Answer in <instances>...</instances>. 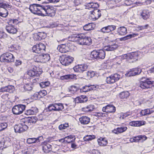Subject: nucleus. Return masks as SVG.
I'll return each instance as SVG.
<instances>
[{
	"instance_id": "obj_8",
	"label": "nucleus",
	"mask_w": 154,
	"mask_h": 154,
	"mask_svg": "<svg viewBox=\"0 0 154 154\" xmlns=\"http://www.w3.org/2000/svg\"><path fill=\"white\" fill-rule=\"evenodd\" d=\"M42 53L39 55H37V57L36 59L37 61L38 62L45 63L48 62L50 60V56L48 54H44Z\"/></svg>"
},
{
	"instance_id": "obj_1",
	"label": "nucleus",
	"mask_w": 154,
	"mask_h": 154,
	"mask_svg": "<svg viewBox=\"0 0 154 154\" xmlns=\"http://www.w3.org/2000/svg\"><path fill=\"white\" fill-rule=\"evenodd\" d=\"M73 41L76 42L81 45H90L91 44V38L81 33L78 35H73L72 37Z\"/></svg>"
},
{
	"instance_id": "obj_61",
	"label": "nucleus",
	"mask_w": 154,
	"mask_h": 154,
	"mask_svg": "<svg viewBox=\"0 0 154 154\" xmlns=\"http://www.w3.org/2000/svg\"><path fill=\"white\" fill-rule=\"evenodd\" d=\"M22 63V61L20 60H16L15 63V66L17 67L20 65Z\"/></svg>"
},
{
	"instance_id": "obj_22",
	"label": "nucleus",
	"mask_w": 154,
	"mask_h": 154,
	"mask_svg": "<svg viewBox=\"0 0 154 154\" xmlns=\"http://www.w3.org/2000/svg\"><path fill=\"white\" fill-rule=\"evenodd\" d=\"M37 120V118L36 117H32L27 119L24 123L28 125L35 123Z\"/></svg>"
},
{
	"instance_id": "obj_25",
	"label": "nucleus",
	"mask_w": 154,
	"mask_h": 154,
	"mask_svg": "<svg viewBox=\"0 0 154 154\" xmlns=\"http://www.w3.org/2000/svg\"><path fill=\"white\" fill-rule=\"evenodd\" d=\"M57 50L61 53H65L69 51L68 47L66 46L65 45L62 44L58 46Z\"/></svg>"
},
{
	"instance_id": "obj_10",
	"label": "nucleus",
	"mask_w": 154,
	"mask_h": 154,
	"mask_svg": "<svg viewBox=\"0 0 154 154\" xmlns=\"http://www.w3.org/2000/svg\"><path fill=\"white\" fill-rule=\"evenodd\" d=\"M14 129L15 132L21 133L27 130L28 129V127L25 123L24 124H20L15 125Z\"/></svg>"
},
{
	"instance_id": "obj_48",
	"label": "nucleus",
	"mask_w": 154,
	"mask_h": 154,
	"mask_svg": "<svg viewBox=\"0 0 154 154\" xmlns=\"http://www.w3.org/2000/svg\"><path fill=\"white\" fill-rule=\"evenodd\" d=\"M133 35L131 34H130L127 35V36H125L123 37L120 38L119 40L120 41H125V40L131 38L133 37Z\"/></svg>"
},
{
	"instance_id": "obj_6",
	"label": "nucleus",
	"mask_w": 154,
	"mask_h": 154,
	"mask_svg": "<svg viewBox=\"0 0 154 154\" xmlns=\"http://www.w3.org/2000/svg\"><path fill=\"white\" fill-rule=\"evenodd\" d=\"M122 77V76L120 75L115 73L107 77L106 82L108 84H113L119 80Z\"/></svg>"
},
{
	"instance_id": "obj_63",
	"label": "nucleus",
	"mask_w": 154,
	"mask_h": 154,
	"mask_svg": "<svg viewBox=\"0 0 154 154\" xmlns=\"http://www.w3.org/2000/svg\"><path fill=\"white\" fill-rule=\"evenodd\" d=\"M65 139H67L68 140H75V137L72 136V135H69L68 136L64 138Z\"/></svg>"
},
{
	"instance_id": "obj_30",
	"label": "nucleus",
	"mask_w": 154,
	"mask_h": 154,
	"mask_svg": "<svg viewBox=\"0 0 154 154\" xmlns=\"http://www.w3.org/2000/svg\"><path fill=\"white\" fill-rule=\"evenodd\" d=\"M75 101L77 103H83L87 100L86 97L85 96L82 95L80 97H77L75 99Z\"/></svg>"
},
{
	"instance_id": "obj_5",
	"label": "nucleus",
	"mask_w": 154,
	"mask_h": 154,
	"mask_svg": "<svg viewBox=\"0 0 154 154\" xmlns=\"http://www.w3.org/2000/svg\"><path fill=\"white\" fill-rule=\"evenodd\" d=\"M45 46L43 44L39 43L34 45L32 48V51L36 53L40 54L42 53H44L45 51Z\"/></svg>"
},
{
	"instance_id": "obj_37",
	"label": "nucleus",
	"mask_w": 154,
	"mask_h": 154,
	"mask_svg": "<svg viewBox=\"0 0 154 154\" xmlns=\"http://www.w3.org/2000/svg\"><path fill=\"white\" fill-rule=\"evenodd\" d=\"M130 95V93L128 91L122 92L119 94V97L122 99H127Z\"/></svg>"
},
{
	"instance_id": "obj_44",
	"label": "nucleus",
	"mask_w": 154,
	"mask_h": 154,
	"mask_svg": "<svg viewBox=\"0 0 154 154\" xmlns=\"http://www.w3.org/2000/svg\"><path fill=\"white\" fill-rule=\"evenodd\" d=\"M11 6L10 5L6 4L5 3H3L0 2V7L3 8L5 10L6 9L11 8Z\"/></svg>"
},
{
	"instance_id": "obj_28",
	"label": "nucleus",
	"mask_w": 154,
	"mask_h": 154,
	"mask_svg": "<svg viewBox=\"0 0 154 154\" xmlns=\"http://www.w3.org/2000/svg\"><path fill=\"white\" fill-rule=\"evenodd\" d=\"M94 88H95V87L93 85H86L82 87L80 89V91H81L86 92L93 90Z\"/></svg>"
},
{
	"instance_id": "obj_12",
	"label": "nucleus",
	"mask_w": 154,
	"mask_h": 154,
	"mask_svg": "<svg viewBox=\"0 0 154 154\" xmlns=\"http://www.w3.org/2000/svg\"><path fill=\"white\" fill-rule=\"evenodd\" d=\"M42 150L44 152L48 153L52 150V148L51 145L49 144V142L45 141L41 143Z\"/></svg>"
},
{
	"instance_id": "obj_53",
	"label": "nucleus",
	"mask_w": 154,
	"mask_h": 154,
	"mask_svg": "<svg viewBox=\"0 0 154 154\" xmlns=\"http://www.w3.org/2000/svg\"><path fill=\"white\" fill-rule=\"evenodd\" d=\"M7 124L6 123L0 124V131L4 130L7 128Z\"/></svg>"
},
{
	"instance_id": "obj_58",
	"label": "nucleus",
	"mask_w": 154,
	"mask_h": 154,
	"mask_svg": "<svg viewBox=\"0 0 154 154\" xmlns=\"http://www.w3.org/2000/svg\"><path fill=\"white\" fill-rule=\"evenodd\" d=\"M8 96V94H4L2 96V98L3 99V100L2 101L3 102L5 101H7L8 100L9 98Z\"/></svg>"
},
{
	"instance_id": "obj_4",
	"label": "nucleus",
	"mask_w": 154,
	"mask_h": 154,
	"mask_svg": "<svg viewBox=\"0 0 154 154\" xmlns=\"http://www.w3.org/2000/svg\"><path fill=\"white\" fill-rule=\"evenodd\" d=\"M74 58L69 55H63L60 57V60L61 63L65 66H68L73 62Z\"/></svg>"
},
{
	"instance_id": "obj_40",
	"label": "nucleus",
	"mask_w": 154,
	"mask_h": 154,
	"mask_svg": "<svg viewBox=\"0 0 154 154\" xmlns=\"http://www.w3.org/2000/svg\"><path fill=\"white\" fill-rule=\"evenodd\" d=\"M75 75L73 74L67 75L62 76L60 77L61 80L71 79L74 78Z\"/></svg>"
},
{
	"instance_id": "obj_47",
	"label": "nucleus",
	"mask_w": 154,
	"mask_h": 154,
	"mask_svg": "<svg viewBox=\"0 0 154 154\" xmlns=\"http://www.w3.org/2000/svg\"><path fill=\"white\" fill-rule=\"evenodd\" d=\"M125 75L126 76L130 77L131 76H134L136 75V74H135L133 69H131V70L128 71V72L125 74Z\"/></svg>"
},
{
	"instance_id": "obj_56",
	"label": "nucleus",
	"mask_w": 154,
	"mask_h": 154,
	"mask_svg": "<svg viewBox=\"0 0 154 154\" xmlns=\"http://www.w3.org/2000/svg\"><path fill=\"white\" fill-rule=\"evenodd\" d=\"M148 26L149 25L148 24H146L144 26H139L137 27V29L138 30H141L143 29H147Z\"/></svg>"
},
{
	"instance_id": "obj_24",
	"label": "nucleus",
	"mask_w": 154,
	"mask_h": 154,
	"mask_svg": "<svg viewBox=\"0 0 154 154\" xmlns=\"http://www.w3.org/2000/svg\"><path fill=\"white\" fill-rule=\"evenodd\" d=\"M146 122L143 121H132L130 122L129 125L131 126L139 127L145 124Z\"/></svg>"
},
{
	"instance_id": "obj_50",
	"label": "nucleus",
	"mask_w": 154,
	"mask_h": 154,
	"mask_svg": "<svg viewBox=\"0 0 154 154\" xmlns=\"http://www.w3.org/2000/svg\"><path fill=\"white\" fill-rule=\"evenodd\" d=\"M95 75L94 72L93 71H88L87 72V76L89 78L93 77Z\"/></svg>"
},
{
	"instance_id": "obj_34",
	"label": "nucleus",
	"mask_w": 154,
	"mask_h": 154,
	"mask_svg": "<svg viewBox=\"0 0 154 154\" xmlns=\"http://www.w3.org/2000/svg\"><path fill=\"white\" fill-rule=\"evenodd\" d=\"M95 25L93 23H89L84 26L83 29L85 31H88L93 29Z\"/></svg>"
},
{
	"instance_id": "obj_46",
	"label": "nucleus",
	"mask_w": 154,
	"mask_h": 154,
	"mask_svg": "<svg viewBox=\"0 0 154 154\" xmlns=\"http://www.w3.org/2000/svg\"><path fill=\"white\" fill-rule=\"evenodd\" d=\"M130 115V114L129 112L122 113L121 114L119 118L120 119H124Z\"/></svg>"
},
{
	"instance_id": "obj_42",
	"label": "nucleus",
	"mask_w": 154,
	"mask_h": 154,
	"mask_svg": "<svg viewBox=\"0 0 154 154\" xmlns=\"http://www.w3.org/2000/svg\"><path fill=\"white\" fill-rule=\"evenodd\" d=\"M95 138V136L94 135H87L84 137V140L85 141H89Z\"/></svg>"
},
{
	"instance_id": "obj_59",
	"label": "nucleus",
	"mask_w": 154,
	"mask_h": 154,
	"mask_svg": "<svg viewBox=\"0 0 154 154\" xmlns=\"http://www.w3.org/2000/svg\"><path fill=\"white\" fill-rule=\"evenodd\" d=\"M38 92L41 98L45 96L47 93L46 91L45 90L40 91Z\"/></svg>"
},
{
	"instance_id": "obj_45",
	"label": "nucleus",
	"mask_w": 154,
	"mask_h": 154,
	"mask_svg": "<svg viewBox=\"0 0 154 154\" xmlns=\"http://www.w3.org/2000/svg\"><path fill=\"white\" fill-rule=\"evenodd\" d=\"M23 88L25 91H30L32 89L31 85L29 84H26Z\"/></svg>"
},
{
	"instance_id": "obj_38",
	"label": "nucleus",
	"mask_w": 154,
	"mask_h": 154,
	"mask_svg": "<svg viewBox=\"0 0 154 154\" xmlns=\"http://www.w3.org/2000/svg\"><path fill=\"white\" fill-rule=\"evenodd\" d=\"M94 109V106L92 105H89L82 108V110L85 112H90Z\"/></svg>"
},
{
	"instance_id": "obj_9",
	"label": "nucleus",
	"mask_w": 154,
	"mask_h": 154,
	"mask_svg": "<svg viewBox=\"0 0 154 154\" xmlns=\"http://www.w3.org/2000/svg\"><path fill=\"white\" fill-rule=\"evenodd\" d=\"M26 106L20 104L16 105L14 106L12 108V112L15 115H20L21 114L23 111L25 109Z\"/></svg>"
},
{
	"instance_id": "obj_17",
	"label": "nucleus",
	"mask_w": 154,
	"mask_h": 154,
	"mask_svg": "<svg viewBox=\"0 0 154 154\" xmlns=\"http://www.w3.org/2000/svg\"><path fill=\"white\" fill-rule=\"evenodd\" d=\"M116 110V107L112 105H107L103 107L102 109V111L106 112H114Z\"/></svg>"
},
{
	"instance_id": "obj_36",
	"label": "nucleus",
	"mask_w": 154,
	"mask_h": 154,
	"mask_svg": "<svg viewBox=\"0 0 154 154\" xmlns=\"http://www.w3.org/2000/svg\"><path fill=\"white\" fill-rule=\"evenodd\" d=\"M2 140L5 145V147H7L11 145V140L9 137H5Z\"/></svg>"
},
{
	"instance_id": "obj_27",
	"label": "nucleus",
	"mask_w": 154,
	"mask_h": 154,
	"mask_svg": "<svg viewBox=\"0 0 154 154\" xmlns=\"http://www.w3.org/2000/svg\"><path fill=\"white\" fill-rule=\"evenodd\" d=\"M127 129L126 126L120 127L114 129L112 132L116 134H118L125 131Z\"/></svg>"
},
{
	"instance_id": "obj_31",
	"label": "nucleus",
	"mask_w": 154,
	"mask_h": 154,
	"mask_svg": "<svg viewBox=\"0 0 154 154\" xmlns=\"http://www.w3.org/2000/svg\"><path fill=\"white\" fill-rule=\"evenodd\" d=\"M91 17L95 20L98 19L101 16L100 10H94L92 12Z\"/></svg>"
},
{
	"instance_id": "obj_11",
	"label": "nucleus",
	"mask_w": 154,
	"mask_h": 154,
	"mask_svg": "<svg viewBox=\"0 0 154 154\" xmlns=\"http://www.w3.org/2000/svg\"><path fill=\"white\" fill-rule=\"evenodd\" d=\"M42 73L40 71H38V69L35 67H34L32 69L29 70L27 72V74L30 77L38 76Z\"/></svg>"
},
{
	"instance_id": "obj_54",
	"label": "nucleus",
	"mask_w": 154,
	"mask_h": 154,
	"mask_svg": "<svg viewBox=\"0 0 154 154\" xmlns=\"http://www.w3.org/2000/svg\"><path fill=\"white\" fill-rule=\"evenodd\" d=\"M69 125L68 123H65L63 124H61L59 126V128L60 130H62L65 129L69 127Z\"/></svg>"
},
{
	"instance_id": "obj_19",
	"label": "nucleus",
	"mask_w": 154,
	"mask_h": 154,
	"mask_svg": "<svg viewBox=\"0 0 154 154\" xmlns=\"http://www.w3.org/2000/svg\"><path fill=\"white\" fill-rule=\"evenodd\" d=\"M46 34L44 32H39L34 34L33 38L35 40L39 41L44 39L46 37Z\"/></svg>"
},
{
	"instance_id": "obj_41",
	"label": "nucleus",
	"mask_w": 154,
	"mask_h": 154,
	"mask_svg": "<svg viewBox=\"0 0 154 154\" xmlns=\"http://www.w3.org/2000/svg\"><path fill=\"white\" fill-rule=\"evenodd\" d=\"M141 16L144 20L147 19L149 17V14L147 10H143L141 14Z\"/></svg>"
},
{
	"instance_id": "obj_60",
	"label": "nucleus",
	"mask_w": 154,
	"mask_h": 154,
	"mask_svg": "<svg viewBox=\"0 0 154 154\" xmlns=\"http://www.w3.org/2000/svg\"><path fill=\"white\" fill-rule=\"evenodd\" d=\"M5 12L0 11V16L3 17H6L8 15V12L7 11V10H5Z\"/></svg>"
},
{
	"instance_id": "obj_7",
	"label": "nucleus",
	"mask_w": 154,
	"mask_h": 154,
	"mask_svg": "<svg viewBox=\"0 0 154 154\" xmlns=\"http://www.w3.org/2000/svg\"><path fill=\"white\" fill-rule=\"evenodd\" d=\"M140 87L143 89H148L154 86V82L147 79L144 81H141L140 82Z\"/></svg>"
},
{
	"instance_id": "obj_21",
	"label": "nucleus",
	"mask_w": 154,
	"mask_h": 154,
	"mask_svg": "<svg viewBox=\"0 0 154 154\" xmlns=\"http://www.w3.org/2000/svg\"><path fill=\"white\" fill-rule=\"evenodd\" d=\"M6 29L8 33L12 34L16 33L17 31V29L14 27V26L9 23L6 26Z\"/></svg>"
},
{
	"instance_id": "obj_62",
	"label": "nucleus",
	"mask_w": 154,
	"mask_h": 154,
	"mask_svg": "<svg viewBox=\"0 0 154 154\" xmlns=\"http://www.w3.org/2000/svg\"><path fill=\"white\" fill-rule=\"evenodd\" d=\"M33 97L35 99L41 98L38 92H36L33 95Z\"/></svg>"
},
{
	"instance_id": "obj_51",
	"label": "nucleus",
	"mask_w": 154,
	"mask_h": 154,
	"mask_svg": "<svg viewBox=\"0 0 154 154\" xmlns=\"http://www.w3.org/2000/svg\"><path fill=\"white\" fill-rule=\"evenodd\" d=\"M48 109L49 111H55L56 107L55 106V104H51L48 107Z\"/></svg>"
},
{
	"instance_id": "obj_43",
	"label": "nucleus",
	"mask_w": 154,
	"mask_h": 154,
	"mask_svg": "<svg viewBox=\"0 0 154 154\" xmlns=\"http://www.w3.org/2000/svg\"><path fill=\"white\" fill-rule=\"evenodd\" d=\"M50 85V83L49 81L43 82L40 83V87L42 88H45L48 86Z\"/></svg>"
},
{
	"instance_id": "obj_35",
	"label": "nucleus",
	"mask_w": 154,
	"mask_h": 154,
	"mask_svg": "<svg viewBox=\"0 0 154 154\" xmlns=\"http://www.w3.org/2000/svg\"><path fill=\"white\" fill-rule=\"evenodd\" d=\"M117 47V45L115 44H113V45H109L105 47L104 49L107 51H112L115 50Z\"/></svg>"
},
{
	"instance_id": "obj_14",
	"label": "nucleus",
	"mask_w": 154,
	"mask_h": 154,
	"mask_svg": "<svg viewBox=\"0 0 154 154\" xmlns=\"http://www.w3.org/2000/svg\"><path fill=\"white\" fill-rule=\"evenodd\" d=\"M138 59V54L137 52L128 54V60L130 62L133 63L136 61Z\"/></svg>"
},
{
	"instance_id": "obj_15",
	"label": "nucleus",
	"mask_w": 154,
	"mask_h": 154,
	"mask_svg": "<svg viewBox=\"0 0 154 154\" xmlns=\"http://www.w3.org/2000/svg\"><path fill=\"white\" fill-rule=\"evenodd\" d=\"M116 27L115 25H108L100 29V31L103 33H109L115 30Z\"/></svg>"
},
{
	"instance_id": "obj_20",
	"label": "nucleus",
	"mask_w": 154,
	"mask_h": 154,
	"mask_svg": "<svg viewBox=\"0 0 154 154\" xmlns=\"http://www.w3.org/2000/svg\"><path fill=\"white\" fill-rule=\"evenodd\" d=\"M30 11L35 15L42 16H47V11H53L54 10H30Z\"/></svg>"
},
{
	"instance_id": "obj_23",
	"label": "nucleus",
	"mask_w": 154,
	"mask_h": 154,
	"mask_svg": "<svg viewBox=\"0 0 154 154\" xmlns=\"http://www.w3.org/2000/svg\"><path fill=\"white\" fill-rule=\"evenodd\" d=\"M99 5L97 3H89L85 5V9H89L90 8H94V10H98L97 8L99 7Z\"/></svg>"
},
{
	"instance_id": "obj_49",
	"label": "nucleus",
	"mask_w": 154,
	"mask_h": 154,
	"mask_svg": "<svg viewBox=\"0 0 154 154\" xmlns=\"http://www.w3.org/2000/svg\"><path fill=\"white\" fill-rule=\"evenodd\" d=\"M14 90V87L12 85L7 86V92L12 93Z\"/></svg>"
},
{
	"instance_id": "obj_2",
	"label": "nucleus",
	"mask_w": 154,
	"mask_h": 154,
	"mask_svg": "<svg viewBox=\"0 0 154 154\" xmlns=\"http://www.w3.org/2000/svg\"><path fill=\"white\" fill-rule=\"evenodd\" d=\"M15 57L13 55L9 52L4 53L0 56V61L2 62L11 63L14 61Z\"/></svg>"
},
{
	"instance_id": "obj_57",
	"label": "nucleus",
	"mask_w": 154,
	"mask_h": 154,
	"mask_svg": "<svg viewBox=\"0 0 154 154\" xmlns=\"http://www.w3.org/2000/svg\"><path fill=\"white\" fill-rule=\"evenodd\" d=\"M47 15L50 17L54 16L55 14V10L53 11H47Z\"/></svg>"
},
{
	"instance_id": "obj_29",
	"label": "nucleus",
	"mask_w": 154,
	"mask_h": 154,
	"mask_svg": "<svg viewBox=\"0 0 154 154\" xmlns=\"http://www.w3.org/2000/svg\"><path fill=\"white\" fill-rule=\"evenodd\" d=\"M97 141L100 146H106L108 143V141L106 138L100 137L97 139Z\"/></svg>"
},
{
	"instance_id": "obj_64",
	"label": "nucleus",
	"mask_w": 154,
	"mask_h": 154,
	"mask_svg": "<svg viewBox=\"0 0 154 154\" xmlns=\"http://www.w3.org/2000/svg\"><path fill=\"white\" fill-rule=\"evenodd\" d=\"M7 37L6 34L3 32H0V38H5Z\"/></svg>"
},
{
	"instance_id": "obj_13",
	"label": "nucleus",
	"mask_w": 154,
	"mask_h": 154,
	"mask_svg": "<svg viewBox=\"0 0 154 154\" xmlns=\"http://www.w3.org/2000/svg\"><path fill=\"white\" fill-rule=\"evenodd\" d=\"M88 68V66L86 64L78 65L73 68L74 71L75 72H82L86 70Z\"/></svg>"
},
{
	"instance_id": "obj_52",
	"label": "nucleus",
	"mask_w": 154,
	"mask_h": 154,
	"mask_svg": "<svg viewBox=\"0 0 154 154\" xmlns=\"http://www.w3.org/2000/svg\"><path fill=\"white\" fill-rule=\"evenodd\" d=\"M132 2V4H133L134 5L132 6L131 7L136 6H139L141 5V3L139 2H137V0H130Z\"/></svg>"
},
{
	"instance_id": "obj_32",
	"label": "nucleus",
	"mask_w": 154,
	"mask_h": 154,
	"mask_svg": "<svg viewBox=\"0 0 154 154\" xmlns=\"http://www.w3.org/2000/svg\"><path fill=\"white\" fill-rule=\"evenodd\" d=\"M127 29L124 26L120 27L117 29V32L119 35H125L127 32Z\"/></svg>"
},
{
	"instance_id": "obj_16",
	"label": "nucleus",
	"mask_w": 154,
	"mask_h": 154,
	"mask_svg": "<svg viewBox=\"0 0 154 154\" xmlns=\"http://www.w3.org/2000/svg\"><path fill=\"white\" fill-rule=\"evenodd\" d=\"M41 7L43 9V10H48V9L50 10H52V7H50L49 5H46L45 6H41L38 4H33L32 5H30L29 6V10H39L37 7Z\"/></svg>"
},
{
	"instance_id": "obj_26",
	"label": "nucleus",
	"mask_w": 154,
	"mask_h": 154,
	"mask_svg": "<svg viewBox=\"0 0 154 154\" xmlns=\"http://www.w3.org/2000/svg\"><path fill=\"white\" fill-rule=\"evenodd\" d=\"M79 120L81 124L86 125L90 122V119L88 116H83L79 118Z\"/></svg>"
},
{
	"instance_id": "obj_3",
	"label": "nucleus",
	"mask_w": 154,
	"mask_h": 154,
	"mask_svg": "<svg viewBox=\"0 0 154 154\" xmlns=\"http://www.w3.org/2000/svg\"><path fill=\"white\" fill-rule=\"evenodd\" d=\"M106 53L104 50H94L91 53V56L92 58L97 60L103 59L104 58Z\"/></svg>"
},
{
	"instance_id": "obj_39",
	"label": "nucleus",
	"mask_w": 154,
	"mask_h": 154,
	"mask_svg": "<svg viewBox=\"0 0 154 154\" xmlns=\"http://www.w3.org/2000/svg\"><path fill=\"white\" fill-rule=\"evenodd\" d=\"M152 113V111L149 109L143 110L140 112V114L142 116H144L150 114Z\"/></svg>"
},
{
	"instance_id": "obj_18",
	"label": "nucleus",
	"mask_w": 154,
	"mask_h": 154,
	"mask_svg": "<svg viewBox=\"0 0 154 154\" xmlns=\"http://www.w3.org/2000/svg\"><path fill=\"white\" fill-rule=\"evenodd\" d=\"M43 140L42 136H39L37 138H28L27 140V143L29 144L33 143H38L40 141L42 140Z\"/></svg>"
},
{
	"instance_id": "obj_55",
	"label": "nucleus",
	"mask_w": 154,
	"mask_h": 154,
	"mask_svg": "<svg viewBox=\"0 0 154 154\" xmlns=\"http://www.w3.org/2000/svg\"><path fill=\"white\" fill-rule=\"evenodd\" d=\"M136 75H139L141 72L142 70L140 68H135L133 69Z\"/></svg>"
},
{
	"instance_id": "obj_33",
	"label": "nucleus",
	"mask_w": 154,
	"mask_h": 154,
	"mask_svg": "<svg viewBox=\"0 0 154 154\" xmlns=\"http://www.w3.org/2000/svg\"><path fill=\"white\" fill-rule=\"evenodd\" d=\"M38 112L37 108L35 107L32 108L31 109L27 110L25 112V114L27 115H32L35 114Z\"/></svg>"
}]
</instances>
